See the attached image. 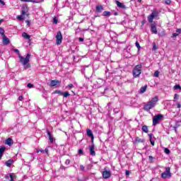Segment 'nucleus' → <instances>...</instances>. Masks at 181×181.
<instances>
[{
    "label": "nucleus",
    "mask_w": 181,
    "mask_h": 181,
    "mask_svg": "<svg viewBox=\"0 0 181 181\" xmlns=\"http://www.w3.org/2000/svg\"><path fill=\"white\" fill-rule=\"evenodd\" d=\"M54 93L59 94V95H63V92H62V90H55Z\"/></svg>",
    "instance_id": "nucleus-33"
},
{
    "label": "nucleus",
    "mask_w": 181,
    "mask_h": 181,
    "mask_svg": "<svg viewBox=\"0 0 181 181\" xmlns=\"http://www.w3.org/2000/svg\"><path fill=\"white\" fill-rule=\"evenodd\" d=\"M6 145H8L9 146H11L12 145V144H13V140H12V139H11V138H8L6 140Z\"/></svg>",
    "instance_id": "nucleus-19"
},
{
    "label": "nucleus",
    "mask_w": 181,
    "mask_h": 181,
    "mask_svg": "<svg viewBox=\"0 0 181 181\" xmlns=\"http://www.w3.org/2000/svg\"><path fill=\"white\" fill-rule=\"evenodd\" d=\"M146 88H148V86H146V85L141 87L140 89V94H144V93H145V91H146Z\"/></svg>",
    "instance_id": "nucleus-22"
},
{
    "label": "nucleus",
    "mask_w": 181,
    "mask_h": 181,
    "mask_svg": "<svg viewBox=\"0 0 181 181\" xmlns=\"http://www.w3.org/2000/svg\"><path fill=\"white\" fill-rule=\"evenodd\" d=\"M126 175H127V176H128L129 175V170H126Z\"/></svg>",
    "instance_id": "nucleus-54"
},
{
    "label": "nucleus",
    "mask_w": 181,
    "mask_h": 181,
    "mask_svg": "<svg viewBox=\"0 0 181 181\" xmlns=\"http://www.w3.org/2000/svg\"><path fill=\"white\" fill-rule=\"evenodd\" d=\"M78 153L79 155H83V150L82 149H79L78 151Z\"/></svg>",
    "instance_id": "nucleus-43"
},
{
    "label": "nucleus",
    "mask_w": 181,
    "mask_h": 181,
    "mask_svg": "<svg viewBox=\"0 0 181 181\" xmlns=\"http://www.w3.org/2000/svg\"><path fill=\"white\" fill-rule=\"evenodd\" d=\"M45 152H46L47 153L49 152V149H47V148H45Z\"/></svg>",
    "instance_id": "nucleus-55"
},
{
    "label": "nucleus",
    "mask_w": 181,
    "mask_h": 181,
    "mask_svg": "<svg viewBox=\"0 0 181 181\" xmlns=\"http://www.w3.org/2000/svg\"><path fill=\"white\" fill-rule=\"evenodd\" d=\"M27 87H28V88H33V84L28 83Z\"/></svg>",
    "instance_id": "nucleus-39"
},
{
    "label": "nucleus",
    "mask_w": 181,
    "mask_h": 181,
    "mask_svg": "<svg viewBox=\"0 0 181 181\" xmlns=\"http://www.w3.org/2000/svg\"><path fill=\"white\" fill-rule=\"evenodd\" d=\"M18 59L20 60V63H22L23 66H24V69L30 68V64H28L30 62V54H27L25 57L19 55Z\"/></svg>",
    "instance_id": "nucleus-2"
},
{
    "label": "nucleus",
    "mask_w": 181,
    "mask_h": 181,
    "mask_svg": "<svg viewBox=\"0 0 181 181\" xmlns=\"http://www.w3.org/2000/svg\"><path fill=\"white\" fill-rule=\"evenodd\" d=\"M176 105H177V108H180L181 107L180 103H177Z\"/></svg>",
    "instance_id": "nucleus-45"
},
{
    "label": "nucleus",
    "mask_w": 181,
    "mask_h": 181,
    "mask_svg": "<svg viewBox=\"0 0 181 181\" xmlns=\"http://www.w3.org/2000/svg\"><path fill=\"white\" fill-rule=\"evenodd\" d=\"M11 181H13V175L12 174L10 175Z\"/></svg>",
    "instance_id": "nucleus-48"
},
{
    "label": "nucleus",
    "mask_w": 181,
    "mask_h": 181,
    "mask_svg": "<svg viewBox=\"0 0 181 181\" xmlns=\"http://www.w3.org/2000/svg\"><path fill=\"white\" fill-rule=\"evenodd\" d=\"M151 144L152 145V146H155V141L153 140H150Z\"/></svg>",
    "instance_id": "nucleus-42"
},
{
    "label": "nucleus",
    "mask_w": 181,
    "mask_h": 181,
    "mask_svg": "<svg viewBox=\"0 0 181 181\" xmlns=\"http://www.w3.org/2000/svg\"><path fill=\"white\" fill-rule=\"evenodd\" d=\"M22 37H23L24 39H27L28 40H30V35H28V33H23Z\"/></svg>",
    "instance_id": "nucleus-21"
},
{
    "label": "nucleus",
    "mask_w": 181,
    "mask_h": 181,
    "mask_svg": "<svg viewBox=\"0 0 181 181\" xmlns=\"http://www.w3.org/2000/svg\"><path fill=\"white\" fill-rule=\"evenodd\" d=\"M165 5H170L172 4V0H164Z\"/></svg>",
    "instance_id": "nucleus-32"
},
{
    "label": "nucleus",
    "mask_w": 181,
    "mask_h": 181,
    "mask_svg": "<svg viewBox=\"0 0 181 181\" xmlns=\"http://www.w3.org/2000/svg\"><path fill=\"white\" fill-rule=\"evenodd\" d=\"M102 11H104V7L101 5H98L96 6V12L98 13H100V12H102Z\"/></svg>",
    "instance_id": "nucleus-14"
},
{
    "label": "nucleus",
    "mask_w": 181,
    "mask_h": 181,
    "mask_svg": "<svg viewBox=\"0 0 181 181\" xmlns=\"http://www.w3.org/2000/svg\"><path fill=\"white\" fill-rule=\"evenodd\" d=\"M40 152H41L42 153H45V151L43 150H40Z\"/></svg>",
    "instance_id": "nucleus-56"
},
{
    "label": "nucleus",
    "mask_w": 181,
    "mask_h": 181,
    "mask_svg": "<svg viewBox=\"0 0 181 181\" xmlns=\"http://www.w3.org/2000/svg\"><path fill=\"white\" fill-rule=\"evenodd\" d=\"M103 179H110V177H111V172L107 170L103 171Z\"/></svg>",
    "instance_id": "nucleus-8"
},
{
    "label": "nucleus",
    "mask_w": 181,
    "mask_h": 181,
    "mask_svg": "<svg viewBox=\"0 0 181 181\" xmlns=\"http://www.w3.org/2000/svg\"><path fill=\"white\" fill-rule=\"evenodd\" d=\"M17 19H18V21H23V15H20L17 16Z\"/></svg>",
    "instance_id": "nucleus-36"
},
{
    "label": "nucleus",
    "mask_w": 181,
    "mask_h": 181,
    "mask_svg": "<svg viewBox=\"0 0 181 181\" xmlns=\"http://www.w3.org/2000/svg\"><path fill=\"white\" fill-rule=\"evenodd\" d=\"M62 95L66 98V97H69L70 95V93L68 91H66L64 93L62 92Z\"/></svg>",
    "instance_id": "nucleus-28"
},
{
    "label": "nucleus",
    "mask_w": 181,
    "mask_h": 181,
    "mask_svg": "<svg viewBox=\"0 0 181 181\" xmlns=\"http://www.w3.org/2000/svg\"><path fill=\"white\" fill-rule=\"evenodd\" d=\"M5 149H6L5 146L0 148V159H2V156H4V153L5 152Z\"/></svg>",
    "instance_id": "nucleus-20"
},
{
    "label": "nucleus",
    "mask_w": 181,
    "mask_h": 181,
    "mask_svg": "<svg viewBox=\"0 0 181 181\" xmlns=\"http://www.w3.org/2000/svg\"><path fill=\"white\" fill-rule=\"evenodd\" d=\"M163 119V115L158 114L153 117V125L156 127L158 124H160V121Z\"/></svg>",
    "instance_id": "nucleus-4"
},
{
    "label": "nucleus",
    "mask_w": 181,
    "mask_h": 181,
    "mask_svg": "<svg viewBox=\"0 0 181 181\" xmlns=\"http://www.w3.org/2000/svg\"><path fill=\"white\" fill-rule=\"evenodd\" d=\"M142 73V64H139L134 66L132 71L133 77L134 78H136L139 76H141V74Z\"/></svg>",
    "instance_id": "nucleus-3"
},
{
    "label": "nucleus",
    "mask_w": 181,
    "mask_h": 181,
    "mask_svg": "<svg viewBox=\"0 0 181 181\" xmlns=\"http://www.w3.org/2000/svg\"><path fill=\"white\" fill-rule=\"evenodd\" d=\"M13 52H15V53H17L18 57H19V56H21V53L19 52V49H13Z\"/></svg>",
    "instance_id": "nucleus-37"
},
{
    "label": "nucleus",
    "mask_w": 181,
    "mask_h": 181,
    "mask_svg": "<svg viewBox=\"0 0 181 181\" xmlns=\"http://www.w3.org/2000/svg\"><path fill=\"white\" fill-rule=\"evenodd\" d=\"M106 90H107V88H105V91Z\"/></svg>",
    "instance_id": "nucleus-61"
},
{
    "label": "nucleus",
    "mask_w": 181,
    "mask_h": 181,
    "mask_svg": "<svg viewBox=\"0 0 181 181\" xmlns=\"http://www.w3.org/2000/svg\"><path fill=\"white\" fill-rule=\"evenodd\" d=\"M142 131H143V132H145L146 134H148V127L147 126H143L142 127Z\"/></svg>",
    "instance_id": "nucleus-27"
},
{
    "label": "nucleus",
    "mask_w": 181,
    "mask_h": 181,
    "mask_svg": "<svg viewBox=\"0 0 181 181\" xmlns=\"http://www.w3.org/2000/svg\"><path fill=\"white\" fill-rule=\"evenodd\" d=\"M47 134L48 135L49 142L51 144H53V136H52V134L50 133V132L49 130L47 131Z\"/></svg>",
    "instance_id": "nucleus-17"
},
{
    "label": "nucleus",
    "mask_w": 181,
    "mask_h": 181,
    "mask_svg": "<svg viewBox=\"0 0 181 181\" xmlns=\"http://www.w3.org/2000/svg\"><path fill=\"white\" fill-rule=\"evenodd\" d=\"M61 83H62V81H60L52 80V81H51L50 86L51 87H56V86H57V84H60Z\"/></svg>",
    "instance_id": "nucleus-10"
},
{
    "label": "nucleus",
    "mask_w": 181,
    "mask_h": 181,
    "mask_svg": "<svg viewBox=\"0 0 181 181\" xmlns=\"http://www.w3.org/2000/svg\"><path fill=\"white\" fill-rule=\"evenodd\" d=\"M58 22H59V19L57 18V17H54L53 23H54V25H57Z\"/></svg>",
    "instance_id": "nucleus-29"
},
{
    "label": "nucleus",
    "mask_w": 181,
    "mask_h": 181,
    "mask_svg": "<svg viewBox=\"0 0 181 181\" xmlns=\"http://www.w3.org/2000/svg\"><path fill=\"white\" fill-rule=\"evenodd\" d=\"M154 77H159V71H156L154 72Z\"/></svg>",
    "instance_id": "nucleus-38"
},
{
    "label": "nucleus",
    "mask_w": 181,
    "mask_h": 181,
    "mask_svg": "<svg viewBox=\"0 0 181 181\" xmlns=\"http://www.w3.org/2000/svg\"><path fill=\"white\" fill-rule=\"evenodd\" d=\"M136 47H137L138 50H141V45H139V42H136Z\"/></svg>",
    "instance_id": "nucleus-34"
},
{
    "label": "nucleus",
    "mask_w": 181,
    "mask_h": 181,
    "mask_svg": "<svg viewBox=\"0 0 181 181\" xmlns=\"http://www.w3.org/2000/svg\"><path fill=\"white\" fill-rule=\"evenodd\" d=\"M4 22V20H0V25H1V23H2Z\"/></svg>",
    "instance_id": "nucleus-57"
},
{
    "label": "nucleus",
    "mask_w": 181,
    "mask_h": 181,
    "mask_svg": "<svg viewBox=\"0 0 181 181\" xmlns=\"http://www.w3.org/2000/svg\"><path fill=\"white\" fill-rule=\"evenodd\" d=\"M103 16H111V12L110 11H104L103 13Z\"/></svg>",
    "instance_id": "nucleus-26"
},
{
    "label": "nucleus",
    "mask_w": 181,
    "mask_h": 181,
    "mask_svg": "<svg viewBox=\"0 0 181 181\" xmlns=\"http://www.w3.org/2000/svg\"><path fill=\"white\" fill-rule=\"evenodd\" d=\"M65 163L66 165H70V160L69 159L66 160Z\"/></svg>",
    "instance_id": "nucleus-44"
},
{
    "label": "nucleus",
    "mask_w": 181,
    "mask_h": 181,
    "mask_svg": "<svg viewBox=\"0 0 181 181\" xmlns=\"http://www.w3.org/2000/svg\"><path fill=\"white\" fill-rule=\"evenodd\" d=\"M153 50H156V45H153Z\"/></svg>",
    "instance_id": "nucleus-51"
},
{
    "label": "nucleus",
    "mask_w": 181,
    "mask_h": 181,
    "mask_svg": "<svg viewBox=\"0 0 181 181\" xmlns=\"http://www.w3.org/2000/svg\"><path fill=\"white\" fill-rule=\"evenodd\" d=\"M173 89H174V90H181V86H180V85H175V86L173 87Z\"/></svg>",
    "instance_id": "nucleus-31"
},
{
    "label": "nucleus",
    "mask_w": 181,
    "mask_h": 181,
    "mask_svg": "<svg viewBox=\"0 0 181 181\" xmlns=\"http://www.w3.org/2000/svg\"><path fill=\"white\" fill-rule=\"evenodd\" d=\"M115 4H116L117 6H118V8H121L122 9H125V8H127L125 4L119 2V1H115Z\"/></svg>",
    "instance_id": "nucleus-11"
},
{
    "label": "nucleus",
    "mask_w": 181,
    "mask_h": 181,
    "mask_svg": "<svg viewBox=\"0 0 181 181\" xmlns=\"http://www.w3.org/2000/svg\"><path fill=\"white\" fill-rule=\"evenodd\" d=\"M161 177L163 179H168V177H172V173H170V168L167 167L165 168V172L161 174Z\"/></svg>",
    "instance_id": "nucleus-5"
},
{
    "label": "nucleus",
    "mask_w": 181,
    "mask_h": 181,
    "mask_svg": "<svg viewBox=\"0 0 181 181\" xmlns=\"http://www.w3.org/2000/svg\"><path fill=\"white\" fill-rule=\"evenodd\" d=\"M80 169H81V170L84 171L85 169H86V168L84 167V165H80Z\"/></svg>",
    "instance_id": "nucleus-41"
},
{
    "label": "nucleus",
    "mask_w": 181,
    "mask_h": 181,
    "mask_svg": "<svg viewBox=\"0 0 181 181\" xmlns=\"http://www.w3.org/2000/svg\"><path fill=\"white\" fill-rule=\"evenodd\" d=\"M0 35L2 36L5 35V30H4L2 28H0Z\"/></svg>",
    "instance_id": "nucleus-30"
},
{
    "label": "nucleus",
    "mask_w": 181,
    "mask_h": 181,
    "mask_svg": "<svg viewBox=\"0 0 181 181\" xmlns=\"http://www.w3.org/2000/svg\"><path fill=\"white\" fill-rule=\"evenodd\" d=\"M135 142H137L138 144H139L141 142H145V140L142 139H141L139 137H136Z\"/></svg>",
    "instance_id": "nucleus-24"
},
{
    "label": "nucleus",
    "mask_w": 181,
    "mask_h": 181,
    "mask_svg": "<svg viewBox=\"0 0 181 181\" xmlns=\"http://www.w3.org/2000/svg\"><path fill=\"white\" fill-rule=\"evenodd\" d=\"M159 101V98L158 96H155L150 101H148L146 104L144 106V110L145 111H150L156 105V103Z\"/></svg>",
    "instance_id": "nucleus-1"
},
{
    "label": "nucleus",
    "mask_w": 181,
    "mask_h": 181,
    "mask_svg": "<svg viewBox=\"0 0 181 181\" xmlns=\"http://www.w3.org/2000/svg\"><path fill=\"white\" fill-rule=\"evenodd\" d=\"M148 136H149L150 141H151L152 140V137L153 136V134H148Z\"/></svg>",
    "instance_id": "nucleus-46"
},
{
    "label": "nucleus",
    "mask_w": 181,
    "mask_h": 181,
    "mask_svg": "<svg viewBox=\"0 0 181 181\" xmlns=\"http://www.w3.org/2000/svg\"><path fill=\"white\" fill-rule=\"evenodd\" d=\"M89 151L91 156H95V151H94V145L89 146Z\"/></svg>",
    "instance_id": "nucleus-13"
},
{
    "label": "nucleus",
    "mask_w": 181,
    "mask_h": 181,
    "mask_svg": "<svg viewBox=\"0 0 181 181\" xmlns=\"http://www.w3.org/2000/svg\"><path fill=\"white\" fill-rule=\"evenodd\" d=\"M164 152L165 153H167V155H169L170 153V150H169L168 148H165L164 149Z\"/></svg>",
    "instance_id": "nucleus-35"
},
{
    "label": "nucleus",
    "mask_w": 181,
    "mask_h": 181,
    "mask_svg": "<svg viewBox=\"0 0 181 181\" xmlns=\"http://www.w3.org/2000/svg\"><path fill=\"white\" fill-rule=\"evenodd\" d=\"M86 133H87L88 136H90V138H93V132L91 131V129H88L86 130Z\"/></svg>",
    "instance_id": "nucleus-23"
},
{
    "label": "nucleus",
    "mask_w": 181,
    "mask_h": 181,
    "mask_svg": "<svg viewBox=\"0 0 181 181\" xmlns=\"http://www.w3.org/2000/svg\"><path fill=\"white\" fill-rule=\"evenodd\" d=\"M6 166H7L8 168H11V166H12V160H8L5 163Z\"/></svg>",
    "instance_id": "nucleus-25"
},
{
    "label": "nucleus",
    "mask_w": 181,
    "mask_h": 181,
    "mask_svg": "<svg viewBox=\"0 0 181 181\" xmlns=\"http://www.w3.org/2000/svg\"><path fill=\"white\" fill-rule=\"evenodd\" d=\"M18 100H19V101H23V96H22V95L19 96Z\"/></svg>",
    "instance_id": "nucleus-47"
},
{
    "label": "nucleus",
    "mask_w": 181,
    "mask_h": 181,
    "mask_svg": "<svg viewBox=\"0 0 181 181\" xmlns=\"http://www.w3.org/2000/svg\"><path fill=\"white\" fill-rule=\"evenodd\" d=\"M138 1V2H141L142 1V0H137Z\"/></svg>",
    "instance_id": "nucleus-58"
},
{
    "label": "nucleus",
    "mask_w": 181,
    "mask_h": 181,
    "mask_svg": "<svg viewBox=\"0 0 181 181\" xmlns=\"http://www.w3.org/2000/svg\"><path fill=\"white\" fill-rule=\"evenodd\" d=\"M68 86L69 87V88H73V84H69V85H68Z\"/></svg>",
    "instance_id": "nucleus-53"
},
{
    "label": "nucleus",
    "mask_w": 181,
    "mask_h": 181,
    "mask_svg": "<svg viewBox=\"0 0 181 181\" xmlns=\"http://www.w3.org/2000/svg\"><path fill=\"white\" fill-rule=\"evenodd\" d=\"M151 30L152 33H154L155 35L158 34V30H156V25L155 24L151 25Z\"/></svg>",
    "instance_id": "nucleus-12"
},
{
    "label": "nucleus",
    "mask_w": 181,
    "mask_h": 181,
    "mask_svg": "<svg viewBox=\"0 0 181 181\" xmlns=\"http://www.w3.org/2000/svg\"><path fill=\"white\" fill-rule=\"evenodd\" d=\"M27 13H28V6H23V10L21 11V15L25 16V15H26Z\"/></svg>",
    "instance_id": "nucleus-15"
},
{
    "label": "nucleus",
    "mask_w": 181,
    "mask_h": 181,
    "mask_svg": "<svg viewBox=\"0 0 181 181\" xmlns=\"http://www.w3.org/2000/svg\"><path fill=\"white\" fill-rule=\"evenodd\" d=\"M6 179H9V177H6Z\"/></svg>",
    "instance_id": "nucleus-59"
},
{
    "label": "nucleus",
    "mask_w": 181,
    "mask_h": 181,
    "mask_svg": "<svg viewBox=\"0 0 181 181\" xmlns=\"http://www.w3.org/2000/svg\"><path fill=\"white\" fill-rule=\"evenodd\" d=\"M21 2H32L33 4H40L45 0H20Z\"/></svg>",
    "instance_id": "nucleus-9"
},
{
    "label": "nucleus",
    "mask_w": 181,
    "mask_h": 181,
    "mask_svg": "<svg viewBox=\"0 0 181 181\" xmlns=\"http://www.w3.org/2000/svg\"><path fill=\"white\" fill-rule=\"evenodd\" d=\"M180 34H181V29L178 28V29H177L176 33H174L173 34V37H176L179 36V35H180Z\"/></svg>",
    "instance_id": "nucleus-18"
},
{
    "label": "nucleus",
    "mask_w": 181,
    "mask_h": 181,
    "mask_svg": "<svg viewBox=\"0 0 181 181\" xmlns=\"http://www.w3.org/2000/svg\"><path fill=\"white\" fill-rule=\"evenodd\" d=\"M0 4H1V5L4 6L5 5V1L0 0Z\"/></svg>",
    "instance_id": "nucleus-49"
},
{
    "label": "nucleus",
    "mask_w": 181,
    "mask_h": 181,
    "mask_svg": "<svg viewBox=\"0 0 181 181\" xmlns=\"http://www.w3.org/2000/svg\"><path fill=\"white\" fill-rule=\"evenodd\" d=\"M4 45H9V38H7L6 35L3 36Z\"/></svg>",
    "instance_id": "nucleus-16"
},
{
    "label": "nucleus",
    "mask_w": 181,
    "mask_h": 181,
    "mask_svg": "<svg viewBox=\"0 0 181 181\" xmlns=\"http://www.w3.org/2000/svg\"><path fill=\"white\" fill-rule=\"evenodd\" d=\"M56 39H57V45H62V42H63V35H62V32L59 31L57 33L56 35Z\"/></svg>",
    "instance_id": "nucleus-7"
},
{
    "label": "nucleus",
    "mask_w": 181,
    "mask_h": 181,
    "mask_svg": "<svg viewBox=\"0 0 181 181\" xmlns=\"http://www.w3.org/2000/svg\"><path fill=\"white\" fill-rule=\"evenodd\" d=\"M179 99V95L177 93H175L174 95V100H178Z\"/></svg>",
    "instance_id": "nucleus-40"
},
{
    "label": "nucleus",
    "mask_w": 181,
    "mask_h": 181,
    "mask_svg": "<svg viewBox=\"0 0 181 181\" xmlns=\"http://www.w3.org/2000/svg\"><path fill=\"white\" fill-rule=\"evenodd\" d=\"M148 158H149L150 160H153V157L152 156H149Z\"/></svg>",
    "instance_id": "nucleus-52"
},
{
    "label": "nucleus",
    "mask_w": 181,
    "mask_h": 181,
    "mask_svg": "<svg viewBox=\"0 0 181 181\" xmlns=\"http://www.w3.org/2000/svg\"><path fill=\"white\" fill-rule=\"evenodd\" d=\"M158 15H159V11L154 10L148 18V22L150 23H152L153 22V19H155V18H156Z\"/></svg>",
    "instance_id": "nucleus-6"
},
{
    "label": "nucleus",
    "mask_w": 181,
    "mask_h": 181,
    "mask_svg": "<svg viewBox=\"0 0 181 181\" xmlns=\"http://www.w3.org/2000/svg\"><path fill=\"white\" fill-rule=\"evenodd\" d=\"M79 42H84V38L79 37Z\"/></svg>",
    "instance_id": "nucleus-50"
},
{
    "label": "nucleus",
    "mask_w": 181,
    "mask_h": 181,
    "mask_svg": "<svg viewBox=\"0 0 181 181\" xmlns=\"http://www.w3.org/2000/svg\"><path fill=\"white\" fill-rule=\"evenodd\" d=\"M118 13H115V15H117Z\"/></svg>",
    "instance_id": "nucleus-60"
}]
</instances>
